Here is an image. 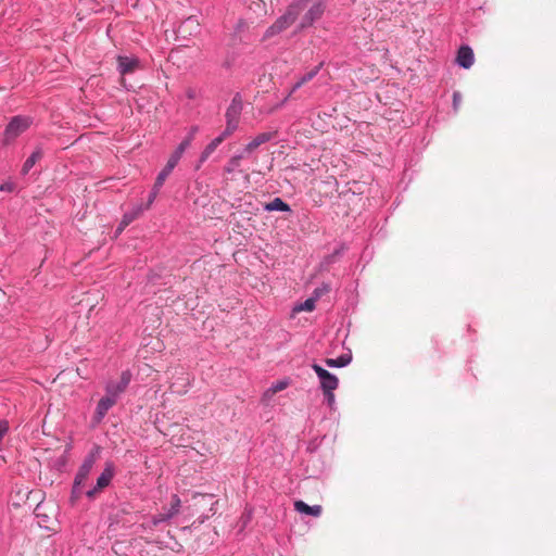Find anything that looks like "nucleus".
I'll list each match as a JSON object with an SVG mask.
<instances>
[{"instance_id": "obj_1", "label": "nucleus", "mask_w": 556, "mask_h": 556, "mask_svg": "<svg viewBox=\"0 0 556 556\" xmlns=\"http://www.w3.org/2000/svg\"><path fill=\"white\" fill-rule=\"evenodd\" d=\"M328 0H294L291 2L298 15L304 12L299 28L304 29L311 27L315 22L321 18L327 8Z\"/></svg>"}, {"instance_id": "obj_2", "label": "nucleus", "mask_w": 556, "mask_h": 556, "mask_svg": "<svg viewBox=\"0 0 556 556\" xmlns=\"http://www.w3.org/2000/svg\"><path fill=\"white\" fill-rule=\"evenodd\" d=\"M34 119L27 115H16L13 116L2 135V144L10 146L21 135L26 132L30 126L33 125Z\"/></svg>"}, {"instance_id": "obj_3", "label": "nucleus", "mask_w": 556, "mask_h": 556, "mask_svg": "<svg viewBox=\"0 0 556 556\" xmlns=\"http://www.w3.org/2000/svg\"><path fill=\"white\" fill-rule=\"evenodd\" d=\"M181 508V500L177 494L172 495L170 506L163 513H160L155 516H152L146 522L140 525V528L144 531L153 530L161 523L170 521L175 516H177Z\"/></svg>"}, {"instance_id": "obj_4", "label": "nucleus", "mask_w": 556, "mask_h": 556, "mask_svg": "<svg viewBox=\"0 0 556 556\" xmlns=\"http://www.w3.org/2000/svg\"><path fill=\"white\" fill-rule=\"evenodd\" d=\"M182 155H180L178 152L174 151L172 155L169 156L165 167L159 173L154 186L152 188V191L149 194L147 207H150L151 204L154 202V200L157 197V193L162 186L164 185L166 178L170 175L173 169L177 166L178 162Z\"/></svg>"}, {"instance_id": "obj_5", "label": "nucleus", "mask_w": 556, "mask_h": 556, "mask_svg": "<svg viewBox=\"0 0 556 556\" xmlns=\"http://www.w3.org/2000/svg\"><path fill=\"white\" fill-rule=\"evenodd\" d=\"M242 99L239 93H237L232 100L230 105L228 106L225 117H226V127L224 129L225 136H231L239 126V118L242 112Z\"/></svg>"}, {"instance_id": "obj_6", "label": "nucleus", "mask_w": 556, "mask_h": 556, "mask_svg": "<svg viewBox=\"0 0 556 556\" xmlns=\"http://www.w3.org/2000/svg\"><path fill=\"white\" fill-rule=\"evenodd\" d=\"M294 8L295 7H292L291 3L288 5L285 14L279 16L276 22L266 29L264 40L282 33L298 20Z\"/></svg>"}, {"instance_id": "obj_7", "label": "nucleus", "mask_w": 556, "mask_h": 556, "mask_svg": "<svg viewBox=\"0 0 556 556\" xmlns=\"http://www.w3.org/2000/svg\"><path fill=\"white\" fill-rule=\"evenodd\" d=\"M131 372L130 370H124L121 374L118 381H109L105 384V393L114 399L116 402L119 396L126 391L130 381H131Z\"/></svg>"}, {"instance_id": "obj_8", "label": "nucleus", "mask_w": 556, "mask_h": 556, "mask_svg": "<svg viewBox=\"0 0 556 556\" xmlns=\"http://www.w3.org/2000/svg\"><path fill=\"white\" fill-rule=\"evenodd\" d=\"M312 369L315 371L319 379L320 389L323 392L336 391L339 387V379L333 374L329 372L320 365L314 363Z\"/></svg>"}, {"instance_id": "obj_9", "label": "nucleus", "mask_w": 556, "mask_h": 556, "mask_svg": "<svg viewBox=\"0 0 556 556\" xmlns=\"http://www.w3.org/2000/svg\"><path fill=\"white\" fill-rule=\"evenodd\" d=\"M99 455V447H96L94 451L90 452L84 459L81 466L79 467L75 480H74V489L81 485L88 478L96 460Z\"/></svg>"}, {"instance_id": "obj_10", "label": "nucleus", "mask_w": 556, "mask_h": 556, "mask_svg": "<svg viewBox=\"0 0 556 556\" xmlns=\"http://www.w3.org/2000/svg\"><path fill=\"white\" fill-rule=\"evenodd\" d=\"M114 477V465L112 463H106L105 468L97 479L96 485L87 491L86 495L89 498H93L98 492L109 486L112 479Z\"/></svg>"}, {"instance_id": "obj_11", "label": "nucleus", "mask_w": 556, "mask_h": 556, "mask_svg": "<svg viewBox=\"0 0 556 556\" xmlns=\"http://www.w3.org/2000/svg\"><path fill=\"white\" fill-rule=\"evenodd\" d=\"M475 62V54L469 46H462L456 55V63L463 68H470Z\"/></svg>"}, {"instance_id": "obj_12", "label": "nucleus", "mask_w": 556, "mask_h": 556, "mask_svg": "<svg viewBox=\"0 0 556 556\" xmlns=\"http://www.w3.org/2000/svg\"><path fill=\"white\" fill-rule=\"evenodd\" d=\"M117 402L109 396L106 393L103 397L100 399V401L97 404L96 413H94V419L97 422H100L108 412L116 404Z\"/></svg>"}, {"instance_id": "obj_13", "label": "nucleus", "mask_w": 556, "mask_h": 556, "mask_svg": "<svg viewBox=\"0 0 556 556\" xmlns=\"http://www.w3.org/2000/svg\"><path fill=\"white\" fill-rule=\"evenodd\" d=\"M277 135V131H265L255 136L243 149L247 153H252L260 146L270 141Z\"/></svg>"}, {"instance_id": "obj_14", "label": "nucleus", "mask_w": 556, "mask_h": 556, "mask_svg": "<svg viewBox=\"0 0 556 556\" xmlns=\"http://www.w3.org/2000/svg\"><path fill=\"white\" fill-rule=\"evenodd\" d=\"M138 65L139 60L137 58H130L125 55L117 56V70L121 75H126L135 72Z\"/></svg>"}, {"instance_id": "obj_15", "label": "nucleus", "mask_w": 556, "mask_h": 556, "mask_svg": "<svg viewBox=\"0 0 556 556\" xmlns=\"http://www.w3.org/2000/svg\"><path fill=\"white\" fill-rule=\"evenodd\" d=\"M146 208H148L146 206ZM144 207H142L141 205L137 206L136 208H134L132 211L130 212H127L123 215L122 217V220L116 229V232L117 233H122L123 230L129 225L131 224L135 219H137L139 217V215L143 212Z\"/></svg>"}, {"instance_id": "obj_16", "label": "nucleus", "mask_w": 556, "mask_h": 556, "mask_svg": "<svg viewBox=\"0 0 556 556\" xmlns=\"http://www.w3.org/2000/svg\"><path fill=\"white\" fill-rule=\"evenodd\" d=\"M294 509L300 514L309 515L314 517L320 516L323 510L320 505L309 506L303 501L294 502Z\"/></svg>"}, {"instance_id": "obj_17", "label": "nucleus", "mask_w": 556, "mask_h": 556, "mask_svg": "<svg viewBox=\"0 0 556 556\" xmlns=\"http://www.w3.org/2000/svg\"><path fill=\"white\" fill-rule=\"evenodd\" d=\"M199 131V126L194 125V126H191L189 131H188V135L186 136V138L178 144V147L176 148V152H178L180 155H184L185 151L190 147L191 142L193 141L195 135L198 134Z\"/></svg>"}, {"instance_id": "obj_18", "label": "nucleus", "mask_w": 556, "mask_h": 556, "mask_svg": "<svg viewBox=\"0 0 556 556\" xmlns=\"http://www.w3.org/2000/svg\"><path fill=\"white\" fill-rule=\"evenodd\" d=\"M352 361L351 354H342L337 358H326L325 364L331 368H341L348 366Z\"/></svg>"}, {"instance_id": "obj_19", "label": "nucleus", "mask_w": 556, "mask_h": 556, "mask_svg": "<svg viewBox=\"0 0 556 556\" xmlns=\"http://www.w3.org/2000/svg\"><path fill=\"white\" fill-rule=\"evenodd\" d=\"M42 157V150L41 148H36V150L27 157V160L24 162L22 167V173L27 174L34 165L41 160Z\"/></svg>"}, {"instance_id": "obj_20", "label": "nucleus", "mask_w": 556, "mask_h": 556, "mask_svg": "<svg viewBox=\"0 0 556 556\" xmlns=\"http://www.w3.org/2000/svg\"><path fill=\"white\" fill-rule=\"evenodd\" d=\"M265 211L267 212H274V211H279V212H291V207L288 203H286L282 199L280 198H275L273 201H270L269 203H266L265 204Z\"/></svg>"}, {"instance_id": "obj_21", "label": "nucleus", "mask_w": 556, "mask_h": 556, "mask_svg": "<svg viewBox=\"0 0 556 556\" xmlns=\"http://www.w3.org/2000/svg\"><path fill=\"white\" fill-rule=\"evenodd\" d=\"M242 157V154H236L231 156L224 167V172L227 174H233L235 172L239 170Z\"/></svg>"}, {"instance_id": "obj_22", "label": "nucleus", "mask_w": 556, "mask_h": 556, "mask_svg": "<svg viewBox=\"0 0 556 556\" xmlns=\"http://www.w3.org/2000/svg\"><path fill=\"white\" fill-rule=\"evenodd\" d=\"M325 62H320L317 66H315L313 70L304 74L300 80L304 85L308 81H311L313 78L316 77V75L320 72V70L324 67Z\"/></svg>"}, {"instance_id": "obj_23", "label": "nucleus", "mask_w": 556, "mask_h": 556, "mask_svg": "<svg viewBox=\"0 0 556 556\" xmlns=\"http://www.w3.org/2000/svg\"><path fill=\"white\" fill-rule=\"evenodd\" d=\"M288 386H289L288 379L276 381L275 383L271 384V387L266 391L265 394H275L279 391L285 390Z\"/></svg>"}, {"instance_id": "obj_24", "label": "nucleus", "mask_w": 556, "mask_h": 556, "mask_svg": "<svg viewBox=\"0 0 556 556\" xmlns=\"http://www.w3.org/2000/svg\"><path fill=\"white\" fill-rule=\"evenodd\" d=\"M229 136H225V132L223 131L218 137L214 138L206 147L205 149L213 153L217 147Z\"/></svg>"}, {"instance_id": "obj_25", "label": "nucleus", "mask_w": 556, "mask_h": 556, "mask_svg": "<svg viewBox=\"0 0 556 556\" xmlns=\"http://www.w3.org/2000/svg\"><path fill=\"white\" fill-rule=\"evenodd\" d=\"M315 308V299L309 298L301 303L295 309L312 312Z\"/></svg>"}, {"instance_id": "obj_26", "label": "nucleus", "mask_w": 556, "mask_h": 556, "mask_svg": "<svg viewBox=\"0 0 556 556\" xmlns=\"http://www.w3.org/2000/svg\"><path fill=\"white\" fill-rule=\"evenodd\" d=\"M323 394H324V399H325L327 406L330 409H333L334 405H336L334 391H326V392H323Z\"/></svg>"}, {"instance_id": "obj_27", "label": "nucleus", "mask_w": 556, "mask_h": 556, "mask_svg": "<svg viewBox=\"0 0 556 556\" xmlns=\"http://www.w3.org/2000/svg\"><path fill=\"white\" fill-rule=\"evenodd\" d=\"M462 104V94L458 91H454L453 93V109L455 112L459 110V106Z\"/></svg>"}, {"instance_id": "obj_28", "label": "nucleus", "mask_w": 556, "mask_h": 556, "mask_svg": "<svg viewBox=\"0 0 556 556\" xmlns=\"http://www.w3.org/2000/svg\"><path fill=\"white\" fill-rule=\"evenodd\" d=\"M211 154L212 153L204 148L200 155L199 164L195 166V169H199L201 165L210 157Z\"/></svg>"}, {"instance_id": "obj_29", "label": "nucleus", "mask_w": 556, "mask_h": 556, "mask_svg": "<svg viewBox=\"0 0 556 556\" xmlns=\"http://www.w3.org/2000/svg\"><path fill=\"white\" fill-rule=\"evenodd\" d=\"M303 86V84L301 83V80L299 79L291 88V90L289 91V93L287 94V97L285 98L283 100V103L287 102L291 96L298 90L300 89L301 87Z\"/></svg>"}, {"instance_id": "obj_30", "label": "nucleus", "mask_w": 556, "mask_h": 556, "mask_svg": "<svg viewBox=\"0 0 556 556\" xmlns=\"http://www.w3.org/2000/svg\"><path fill=\"white\" fill-rule=\"evenodd\" d=\"M8 431H9V422L7 420H1L0 421V441L8 433Z\"/></svg>"}, {"instance_id": "obj_31", "label": "nucleus", "mask_w": 556, "mask_h": 556, "mask_svg": "<svg viewBox=\"0 0 556 556\" xmlns=\"http://www.w3.org/2000/svg\"><path fill=\"white\" fill-rule=\"evenodd\" d=\"M245 27H247V23H245V21H243V20H239V21H238V23H237V25H236V31H237V33H240V31H242Z\"/></svg>"}, {"instance_id": "obj_32", "label": "nucleus", "mask_w": 556, "mask_h": 556, "mask_svg": "<svg viewBox=\"0 0 556 556\" xmlns=\"http://www.w3.org/2000/svg\"><path fill=\"white\" fill-rule=\"evenodd\" d=\"M210 515H202L200 516L193 523L192 526H194L195 523H199V525H202L204 523L207 519H208Z\"/></svg>"}, {"instance_id": "obj_33", "label": "nucleus", "mask_w": 556, "mask_h": 556, "mask_svg": "<svg viewBox=\"0 0 556 556\" xmlns=\"http://www.w3.org/2000/svg\"><path fill=\"white\" fill-rule=\"evenodd\" d=\"M217 504H218L217 501H214V502L211 503V507H210L211 516L215 515Z\"/></svg>"}, {"instance_id": "obj_34", "label": "nucleus", "mask_w": 556, "mask_h": 556, "mask_svg": "<svg viewBox=\"0 0 556 556\" xmlns=\"http://www.w3.org/2000/svg\"><path fill=\"white\" fill-rule=\"evenodd\" d=\"M197 497H201L202 500H204V498H210V500H212V498H213V495H208V494H199V493H197V494L194 495V498H197Z\"/></svg>"}, {"instance_id": "obj_35", "label": "nucleus", "mask_w": 556, "mask_h": 556, "mask_svg": "<svg viewBox=\"0 0 556 556\" xmlns=\"http://www.w3.org/2000/svg\"><path fill=\"white\" fill-rule=\"evenodd\" d=\"M315 294H320L319 289H316V290H315Z\"/></svg>"}]
</instances>
